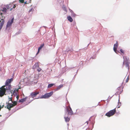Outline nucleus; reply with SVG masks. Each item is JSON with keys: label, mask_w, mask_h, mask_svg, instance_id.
Masks as SVG:
<instances>
[{"label": "nucleus", "mask_w": 130, "mask_h": 130, "mask_svg": "<svg viewBox=\"0 0 130 130\" xmlns=\"http://www.w3.org/2000/svg\"><path fill=\"white\" fill-rule=\"evenodd\" d=\"M64 118L65 119V120L66 122H69L70 120V118L69 117H64Z\"/></svg>", "instance_id": "obj_18"}, {"label": "nucleus", "mask_w": 130, "mask_h": 130, "mask_svg": "<svg viewBox=\"0 0 130 130\" xmlns=\"http://www.w3.org/2000/svg\"><path fill=\"white\" fill-rule=\"evenodd\" d=\"M63 86V85H61L58 86L57 87V89H56V90H59V89H60Z\"/></svg>", "instance_id": "obj_19"}, {"label": "nucleus", "mask_w": 130, "mask_h": 130, "mask_svg": "<svg viewBox=\"0 0 130 130\" xmlns=\"http://www.w3.org/2000/svg\"><path fill=\"white\" fill-rule=\"evenodd\" d=\"M3 13L0 12V29L2 27L5 22V17L3 15Z\"/></svg>", "instance_id": "obj_2"}, {"label": "nucleus", "mask_w": 130, "mask_h": 130, "mask_svg": "<svg viewBox=\"0 0 130 130\" xmlns=\"http://www.w3.org/2000/svg\"><path fill=\"white\" fill-rule=\"evenodd\" d=\"M37 65L38 67H39L38 63H36L34 65V66H37Z\"/></svg>", "instance_id": "obj_27"}, {"label": "nucleus", "mask_w": 130, "mask_h": 130, "mask_svg": "<svg viewBox=\"0 0 130 130\" xmlns=\"http://www.w3.org/2000/svg\"><path fill=\"white\" fill-rule=\"evenodd\" d=\"M6 90L2 86L0 88V96L2 97L5 94Z\"/></svg>", "instance_id": "obj_6"}, {"label": "nucleus", "mask_w": 130, "mask_h": 130, "mask_svg": "<svg viewBox=\"0 0 130 130\" xmlns=\"http://www.w3.org/2000/svg\"><path fill=\"white\" fill-rule=\"evenodd\" d=\"M17 105V103L16 102L14 101L13 104L9 102L7 103V108L9 110H10L11 108Z\"/></svg>", "instance_id": "obj_4"}, {"label": "nucleus", "mask_w": 130, "mask_h": 130, "mask_svg": "<svg viewBox=\"0 0 130 130\" xmlns=\"http://www.w3.org/2000/svg\"><path fill=\"white\" fill-rule=\"evenodd\" d=\"M117 50H116V51H115V52L117 54H118L119 52V51H117Z\"/></svg>", "instance_id": "obj_29"}, {"label": "nucleus", "mask_w": 130, "mask_h": 130, "mask_svg": "<svg viewBox=\"0 0 130 130\" xmlns=\"http://www.w3.org/2000/svg\"><path fill=\"white\" fill-rule=\"evenodd\" d=\"M16 7V5H13V8H14Z\"/></svg>", "instance_id": "obj_31"}, {"label": "nucleus", "mask_w": 130, "mask_h": 130, "mask_svg": "<svg viewBox=\"0 0 130 130\" xmlns=\"http://www.w3.org/2000/svg\"><path fill=\"white\" fill-rule=\"evenodd\" d=\"M19 1L21 3H23L24 2V0H19Z\"/></svg>", "instance_id": "obj_26"}, {"label": "nucleus", "mask_w": 130, "mask_h": 130, "mask_svg": "<svg viewBox=\"0 0 130 130\" xmlns=\"http://www.w3.org/2000/svg\"><path fill=\"white\" fill-rule=\"evenodd\" d=\"M13 80V79L12 78L7 79L6 81L5 84H6V85H10V83Z\"/></svg>", "instance_id": "obj_12"}, {"label": "nucleus", "mask_w": 130, "mask_h": 130, "mask_svg": "<svg viewBox=\"0 0 130 130\" xmlns=\"http://www.w3.org/2000/svg\"><path fill=\"white\" fill-rule=\"evenodd\" d=\"M26 3V2H25V3L26 4V3Z\"/></svg>", "instance_id": "obj_39"}, {"label": "nucleus", "mask_w": 130, "mask_h": 130, "mask_svg": "<svg viewBox=\"0 0 130 130\" xmlns=\"http://www.w3.org/2000/svg\"><path fill=\"white\" fill-rule=\"evenodd\" d=\"M72 15L73 17H75L76 16V14L75 13H73Z\"/></svg>", "instance_id": "obj_30"}, {"label": "nucleus", "mask_w": 130, "mask_h": 130, "mask_svg": "<svg viewBox=\"0 0 130 130\" xmlns=\"http://www.w3.org/2000/svg\"><path fill=\"white\" fill-rule=\"evenodd\" d=\"M118 46V43L117 41L116 43L114 44L113 49L114 51H115L116 50H117Z\"/></svg>", "instance_id": "obj_13"}, {"label": "nucleus", "mask_w": 130, "mask_h": 130, "mask_svg": "<svg viewBox=\"0 0 130 130\" xmlns=\"http://www.w3.org/2000/svg\"><path fill=\"white\" fill-rule=\"evenodd\" d=\"M10 5H11V6H13V5L12 4H10L8 5H7L6 6V7L7 8V9H9V8L11 9L10 10L11 11V10L12 9V8H11L10 7Z\"/></svg>", "instance_id": "obj_17"}, {"label": "nucleus", "mask_w": 130, "mask_h": 130, "mask_svg": "<svg viewBox=\"0 0 130 130\" xmlns=\"http://www.w3.org/2000/svg\"><path fill=\"white\" fill-rule=\"evenodd\" d=\"M16 98L17 99H18L19 98V96L18 95H17L16 97Z\"/></svg>", "instance_id": "obj_32"}, {"label": "nucleus", "mask_w": 130, "mask_h": 130, "mask_svg": "<svg viewBox=\"0 0 130 130\" xmlns=\"http://www.w3.org/2000/svg\"><path fill=\"white\" fill-rule=\"evenodd\" d=\"M39 93V92L38 91H35L31 93L30 95L31 97L33 98L34 97L36 96Z\"/></svg>", "instance_id": "obj_8"}, {"label": "nucleus", "mask_w": 130, "mask_h": 130, "mask_svg": "<svg viewBox=\"0 0 130 130\" xmlns=\"http://www.w3.org/2000/svg\"><path fill=\"white\" fill-rule=\"evenodd\" d=\"M68 20L71 22H72L73 21L72 19L70 16H68Z\"/></svg>", "instance_id": "obj_16"}, {"label": "nucleus", "mask_w": 130, "mask_h": 130, "mask_svg": "<svg viewBox=\"0 0 130 130\" xmlns=\"http://www.w3.org/2000/svg\"><path fill=\"white\" fill-rule=\"evenodd\" d=\"M2 87H3V88H5L6 91L7 90H10L11 88V85H6V84H5V85L3 86Z\"/></svg>", "instance_id": "obj_9"}, {"label": "nucleus", "mask_w": 130, "mask_h": 130, "mask_svg": "<svg viewBox=\"0 0 130 130\" xmlns=\"http://www.w3.org/2000/svg\"><path fill=\"white\" fill-rule=\"evenodd\" d=\"M120 51L123 54L124 53V51L122 49H120Z\"/></svg>", "instance_id": "obj_24"}, {"label": "nucleus", "mask_w": 130, "mask_h": 130, "mask_svg": "<svg viewBox=\"0 0 130 130\" xmlns=\"http://www.w3.org/2000/svg\"><path fill=\"white\" fill-rule=\"evenodd\" d=\"M116 112V108H115L107 113L105 115L108 117H110L113 115Z\"/></svg>", "instance_id": "obj_5"}, {"label": "nucleus", "mask_w": 130, "mask_h": 130, "mask_svg": "<svg viewBox=\"0 0 130 130\" xmlns=\"http://www.w3.org/2000/svg\"><path fill=\"white\" fill-rule=\"evenodd\" d=\"M27 99V97H26L24 99H22L19 101V102H23L25 101Z\"/></svg>", "instance_id": "obj_15"}, {"label": "nucleus", "mask_w": 130, "mask_h": 130, "mask_svg": "<svg viewBox=\"0 0 130 130\" xmlns=\"http://www.w3.org/2000/svg\"><path fill=\"white\" fill-rule=\"evenodd\" d=\"M123 87L122 86H120L117 89V94H121L123 91Z\"/></svg>", "instance_id": "obj_11"}, {"label": "nucleus", "mask_w": 130, "mask_h": 130, "mask_svg": "<svg viewBox=\"0 0 130 130\" xmlns=\"http://www.w3.org/2000/svg\"><path fill=\"white\" fill-rule=\"evenodd\" d=\"M54 85V84H49L48 86V88H50L52 87Z\"/></svg>", "instance_id": "obj_20"}, {"label": "nucleus", "mask_w": 130, "mask_h": 130, "mask_svg": "<svg viewBox=\"0 0 130 130\" xmlns=\"http://www.w3.org/2000/svg\"><path fill=\"white\" fill-rule=\"evenodd\" d=\"M4 106V105H3V106H2V107H3H3Z\"/></svg>", "instance_id": "obj_38"}, {"label": "nucleus", "mask_w": 130, "mask_h": 130, "mask_svg": "<svg viewBox=\"0 0 130 130\" xmlns=\"http://www.w3.org/2000/svg\"><path fill=\"white\" fill-rule=\"evenodd\" d=\"M67 109L68 115H71L73 114V112L70 106H67Z\"/></svg>", "instance_id": "obj_7"}, {"label": "nucleus", "mask_w": 130, "mask_h": 130, "mask_svg": "<svg viewBox=\"0 0 130 130\" xmlns=\"http://www.w3.org/2000/svg\"><path fill=\"white\" fill-rule=\"evenodd\" d=\"M13 21L14 18H13L11 20L8 21L7 23L6 28H8L10 27L13 23Z\"/></svg>", "instance_id": "obj_10"}, {"label": "nucleus", "mask_w": 130, "mask_h": 130, "mask_svg": "<svg viewBox=\"0 0 130 130\" xmlns=\"http://www.w3.org/2000/svg\"><path fill=\"white\" fill-rule=\"evenodd\" d=\"M62 8L63 9V10L64 11H65L66 12L67 11V9H66V7L64 6L63 5V6Z\"/></svg>", "instance_id": "obj_22"}, {"label": "nucleus", "mask_w": 130, "mask_h": 130, "mask_svg": "<svg viewBox=\"0 0 130 130\" xmlns=\"http://www.w3.org/2000/svg\"><path fill=\"white\" fill-rule=\"evenodd\" d=\"M37 70L38 72H39L41 70V69L40 68H38L37 69Z\"/></svg>", "instance_id": "obj_25"}, {"label": "nucleus", "mask_w": 130, "mask_h": 130, "mask_svg": "<svg viewBox=\"0 0 130 130\" xmlns=\"http://www.w3.org/2000/svg\"><path fill=\"white\" fill-rule=\"evenodd\" d=\"M21 88V87H19L18 89H20Z\"/></svg>", "instance_id": "obj_36"}, {"label": "nucleus", "mask_w": 130, "mask_h": 130, "mask_svg": "<svg viewBox=\"0 0 130 130\" xmlns=\"http://www.w3.org/2000/svg\"><path fill=\"white\" fill-rule=\"evenodd\" d=\"M53 92L51 91L48 93H47L43 95L40 98V99H47L51 97L53 94Z\"/></svg>", "instance_id": "obj_3"}, {"label": "nucleus", "mask_w": 130, "mask_h": 130, "mask_svg": "<svg viewBox=\"0 0 130 130\" xmlns=\"http://www.w3.org/2000/svg\"><path fill=\"white\" fill-rule=\"evenodd\" d=\"M44 44H41V46H40L38 48V52L37 53V54H36L37 55L38 53H39V52L40 50L41 49V48L42 47H43V46H44Z\"/></svg>", "instance_id": "obj_14"}, {"label": "nucleus", "mask_w": 130, "mask_h": 130, "mask_svg": "<svg viewBox=\"0 0 130 130\" xmlns=\"http://www.w3.org/2000/svg\"><path fill=\"white\" fill-rule=\"evenodd\" d=\"M3 108V107H1V106L0 105V111L1 110L2 108Z\"/></svg>", "instance_id": "obj_33"}, {"label": "nucleus", "mask_w": 130, "mask_h": 130, "mask_svg": "<svg viewBox=\"0 0 130 130\" xmlns=\"http://www.w3.org/2000/svg\"><path fill=\"white\" fill-rule=\"evenodd\" d=\"M8 99L9 101H11V102H12V99L11 98H9Z\"/></svg>", "instance_id": "obj_28"}, {"label": "nucleus", "mask_w": 130, "mask_h": 130, "mask_svg": "<svg viewBox=\"0 0 130 130\" xmlns=\"http://www.w3.org/2000/svg\"><path fill=\"white\" fill-rule=\"evenodd\" d=\"M124 61L123 63V66H125L128 70L129 69V64L130 63L129 58L127 56H123Z\"/></svg>", "instance_id": "obj_1"}, {"label": "nucleus", "mask_w": 130, "mask_h": 130, "mask_svg": "<svg viewBox=\"0 0 130 130\" xmlns=\"http://www.w3.org/2000/svg\"><path fill=\"white\" fill-rule=\"evenodd\" d=\"M19 89L18 88L17 89V91L18 93V91H19Z\"/></svg>", "instance_id": "obj_34"}, {"label": "nucleus", "mask_w": 130, "mask_h": 130, "mask_svg": "<svg viewBox=\"0 0 130 130\" xmlns=\"http://www.w3.org/2000/svg\"><path fill=\"white\" fill-rule=\"evenodd\" d=\"M32 10V9H31L30 10H29V12H31V11Z\"/></svg>", "instance_id": "obj_35"}, {"label": "nucleus", "mask_w": 130, "mask_h": 130, "mask_svg": "<svg viewBox=\"0 0 130 130\" xmlns=\"http://www.w3.org/2000/svg\"><path fill=\"white\" fill-rule=\"evenodd\" d=\"M118 108H120V106H119L118 107Z\"/></svg>", "instance_id": "obj_37"}, {"label": "nucleus", "mask_w": 130, "mask_h": 130, "mask_svg": "<svg viewBox=\"0 0 130 130\" xmlns=\"http://www.w3.org/2000/svg\"><path fill=\"white\" fill-rule=\"evenodd\" d=\"M129 76H127V77L125 81V82L126 83H127L128 82L129 80Z\"/></svg>", "instance_id": "obj_23"}, {"label": "nucleus", "mask_w": 130, "mask_h": 130, "mask_svg": "<svg viewBox=\"0 0 130 130\" xmlns=\"http://www.w3.org/2000/svg\"><path fill=\"white\" fill-rule=\"evenodd\" d=\"M7 9L6 8H3L2 11L4 12H6L7 11Z\"/></svg>", "instance_id": "obj_21"}]
</instances>
